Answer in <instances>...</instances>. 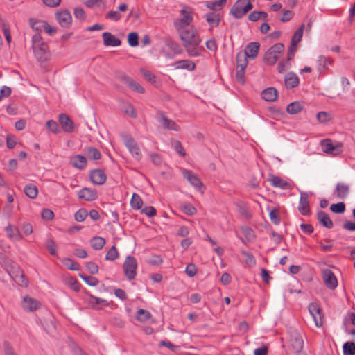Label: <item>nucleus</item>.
<instances>
[{"instance_id": "nucleus-1", "label": "nucleus", "mask_w": 355, "mask_h": 355, "mask_svg": "<svg viewBox=\"0 0 355 355\" xmlns=\"http://www.w3.org/2000/svg\"><path fill=\"white\" fill-rule=\"evenodd\" d=\"M193 9L192 8L187 6H183L180 11L181 18L175 19L173 24L189 55L197 57L200 55L197 50V47L200 44L201 39L193 26L189 28L193 19Z\"/></svg>"}, {"instance_id": "nucleus-2", "label": "nucleus", "mask_w": 355, "mask_h": 355, "mask_svg": "<svg viewBox=\"0 0 355 355\" xmlns=\"http://www.w3.org/2000/svg\"><path fill=\"white\" fill-rule=\"evenodd\" d=\"M32 47L34 51L35 57L40 62H44L49 59L50 53L49 46L41 37L40 34L35 33L32 37Z\"/></svg>"}, {"instance_id": "nucleus-3", "label": "nucleus", "mask_w": 355, "mask_h": 355, "mask_svg": "<svg viewBox=\"0 0 355 355\" xmlns=\"http://www.w3.org/2000/svg\"><path fill=\"white\" fill-rule=\"evenodd\" d=\"M284 51V46L283 44L277 43L274 44L265 53L263 62L268 65H274Z\"/></svg>"}, {"instance_id": "nucleus-4", "label": "nucleus", "mask_w": 355, "mask_h": 355, "mask_svg": "<svg viewBox=\"0 0 355 355\" xmlns=\"http://www.w3.org/2000/svg\"><path fill=\"white\" fill-rule=\"evenodd\" d=\"M123 268L126 278L130 281L134 279L137 275V262L136 259L131 255L127 256L123 264Z\"/></svg>"}, {"instance_id": "nucleus-5", "label": "nucleus", "mask_w": 355, "mask_h": 355, "mask_svg": "<svg viewBox=\"0 0 355 355\" xmlns=\"http://www.w3.org/2000/svg\"><path fill=\"white\" fill-rule=\"evenodd\" d=\"M9 274L19 286L24 288H26L28 286V279L19 266H12V270L9 272Z\"/></svg>"}, {"instance_id": "nucleus-6", "label": "nucleus", "mask_w": 355, "mask_h": 355, "mask_svg": "<svg viewBox=\"0 0 355 355\" xmlns=\"http://www.w3.org/2000/svg\"><path fill=\"white\" fill-rule=\"evenodd\" d=\"M123 139L125 146L128 148L132 156L137 160L141 159L142 155L140 151V148L133 137L130 135H125L123 136Z\"/></svg>"}, {"instance_id": "nucleus-7", "label": "nucleus", "mask_w": 355, "mask_h": 355, "mask_svg": "<svg viewBox=\"0 0 355 355\" xmlns=\"http://www.w3.org/2000/svg\"><path fill=\"white\" fill-rule=\"evenodd\" d=\"M84 293L88 296V299L86 300L87 306L94 310H100L103 306H108L109 303L106 300L97 297L91 294L87 290L84 291Z\"/></svg>"}, {"instance_id": "nucleus-8", "label": "nucleus", "mask_w": 355, "mask_h": 355, "mask_svg": "<svg viewBox=\"0 0 355 355\" xmlns=\"http://www.w3.org/2000/svg\"><path fill=\"white\" fill-rule=\"evenodd\" d=\"M182 175L196 189H197L198 191H200L201 192H203V190L205 189V187L197 175H196L194 173H193L190 170L184 169L182 171Z\"/></svg>"}, {"instance_id": "nucleus-9", "label": "nucleus", "mask_w": 355, "mask_h": 355, "mask_svg": "<svg viewBox=\"0 0 355 355\" xmlns=\"http://www.w3.org/2000/svg\"><path fill=\"white\" fill-rule=\"evenodd\" d=\"M289 343L295 353L302 352L304 347V341L302 336L297 331H293L291 333Z\"/></svg>"}, {"instance_id": "nucleus-10", "label": "nucleus", "mask_w": 355, "mask_h": 355, "mask_svg": "<svg viewBox=\"0 0 355 355\" xmlns=\"http://www.w3.org/2000/svg\"><path fill=\"white\" fill-rule=\"evenodd\" d=\"M55 18L58 24L63 28H69L72 23V17L68 10L58 11Z\"/></svg>"}, {"instance_id": "nucleus-11", "label": "nucleus", "mask_w": 355, "mask_h": 355, "mask_svg": "<svg viewBox=\"0 0 355 355\" xmlns=\"http://www.w3.org/2000/svg\"><path fill=\"white\" fill-rule=\"evenodd\" d=\"M322 277L325 286L331 289H335L338 286V281L334 272L329 269L323 270Z\"/></svg>"}, {"instance_id": "nucleus-12", "label": "nucleus", "mask_w": 355, "mask_h": 355, "mask_svg": "<svg viewBox=\"0 0 355 355\" xmlns=\"http://www.w3.org/2000/svg\"><path fill=\"white\" fill-rule=\"evenodd\" d=\"M89 178L93 184L102 185L106 182L107 175L103 170L96 168L90 171Z\"/></svg>"}, {"instance_id": "nucleus-13", "label": "nucleus", "mask_w": 355, "mask_h": 355, "mask_svg": "<svg viewBox=\"0 0 355 355\" xmlns=\"http://www.w3.org/2000/svg\"><path fill=\"white\" fill-rule=\"evenodd\" d=\"M119 80L125 83L129 88H130L132 90L139 93V94H144V87L135 81L132 78L123 75L119 77Z\"/></svg>"}, {"instance_id": "nucleus-14", "label": "nucleus", "mask_w": 355, "mask_h": 355, "mask_svg": "<svg viewBox=\"0 0 355 355\" xmlns=\"http://www.w3.org/2000/svg\"><path fill=\"white\" fill-rule=\"evenodd\" d=\"M298 210L303 216H309L311 214L309 196L306 192L301 193Z\"/></svg>"}, {"instance_id": "nucleus-15", "label": "nucleus", "mask_w": 355, "mask_h": 355, "mask_svg": "<svg viewBox=\"0 0 355 355\" xmlns=\"http://www.w3.org/2000/svg\"><path fill=\"white\" fill-rule=\"evenodd\" d=\"M59 123L64 132L71 133L74 130V123L73 121L65 114L59 115Z\"/></svg>"}, {"instance_id": "nucleus-16", "label": "nucleus", "mask_w": 355, "mask_h": 355, "mask_svg": "<svg viewBox=\"0 0 355 355\" xmlns=\"http://www.w3.org/2000/svg\"><path fill=\"white\" fill-rule=\"evenodd\" d=\"M102 37L105 46H119L121 44V40L110 32H104Z\"/></svg>"}, {"instance_id": "nucleus-17", "label": "nucleus", "mask_w": 355, "mask_h": 355, "mask_svg": "<svg viewBox=\"0 0 355 355\" xmlns=\"http://www.w3.org/2000/svg\"><path fill=\"white\" fill-rule=\"evenodd\" d=\"M97 198V192L87 187L83 188L78 192V198L86 201H92Z\"/></svg>"}, {"instance_id": "nucleus-18", "label": "nucleus", "mask_w": 355, "mask_h": 355, "mask_svg": "<svg viewBox=\"0 0 355 355\" xmlns=\"http://www.w3.org/2000/svg\"><path fill=\"white\" fill-rule=\"evenodd\" d=\"M260 44L258 42H252L248 43L245 46V50L243 53H246L250 59H254L257 57Z\"/></svg>"}, {"instance_id": "nucleus-19", "label": "nucleus", "mask_w": 355, "mask_h": 355, "mask_svg": "<svg viewBox=\"0 0 355 355\" xmlns=\"http://www.w3.org/2000/svg\"><path fill=\"white\" fill-rule=\"evenodd\" d=\"M246 0H238L232 7L230 13L236 19H240L245 15L243 10V5Z\"/></svg>"}, {"instance_id": "nucleus-20", "label": "nucleus", "mask_w": 355, "mask_h": 355, "mask_svg": "<svg viewBox=\"0 0 355 355\" xmlns=\"http://www.w3.org/2000/svg\"><path fill=\"white\" fill-rule=\"evenodd\" d=\"M261 95L266 101L274 102L277 99L278 91L275 87H268L262 91Z\"/></svg>"}, {"instance_id": "nucleus-21", "label": "nucleus", "mask_w": 355, "mask_h": 355, "mask_svg": "<svg viewBox=\"0 0 355 355\" xmlns=\"http://www.w3.org/2000/svg\"><path fill=\"white\" fill-rule=\"evenodd\" d=\"M317 220L319 223L327 229H331L334 227V223L329 215L324 211H319L317 213Z\"/></svg>"}, {"instance_id": "nucleus-22", "label": "nucleus", "mask_w": 355, "mask_h": 355, "mask_svg": "<svg viewBox=\"0 0 355 355\" xmlns=\"http://www.w3.org/2000/svg\"><path fill=\"white\" fill-rule=\"evenodd\" d=\"M177 69H186L190 71H194L196 64L190 60H181L172 64Z\"/></svg>"}, {"instance_id": "nucleus-23", "label": "nucleus", "mask_w": 355, "mask_h": 355, "mask_svg": "<svg viewBox=\"0 0 355 355\" xmlns=\"http://www.w3.org/2000/svg\"><path fill=\"white\" fill-rule=\"evenodd\" d=\"M70 163L74 168L83 170L87 166V160L83 155H76L71 158Z\"/></svg>"}, {"instance_id": "nucleus-24", "label": "nucleus", "mask_w": 355, "mask_h": 355, "mask_svg": "<svg viewBox=\"0 0 355 355\" xmlns=\"http://www.w3.org/2000/svg\"><path fill=\"white\" fill-rule=\"evenodd\" d=\"M284 84L286 88H294L299 85L298 76L293 72H288L284 77Z\"/></svg>"}, {"instance_id": "nucleus-25", "label": "nucleus", "mask_w": 355, "mask_h": 355, "mask_svg": "<svg viewBox=\"0 0 355 355\" xmlns=\"http://www.w3.org/2000/svg\"><path fill=\"white\" fill-rule=\"evenodd\" d=\"M164 44L171 49L175 54H180L182 49L180 44L170 37L163 38Z\"/></svg>"}, {"instance_id": "nucleus-26", "label": "nucleus", "mask_w": 355, "mask_h": 355, "mask_svg": "<svg viewBox=\"0 0 355 355\" xmlns=\"http://www.w3.org/2000/svg\"><path fill=\"white\" fill-rule=\"evenodd\" d=\"M40 306V303L35 299L26 297L24 298L23 307L28 311H34Z\"/></svg>"}, {"instance_id": "nucleus-27", "label": "nucleus", "mask_w": 355, "mask_h": 355, "mask_svg": "<svg viewBox=\"0 0 355 355\" xmlns=\"http://www.w3.org/2000/svg\"><path fill=\"white\" fill-rule=\"evenodd\" d=\"M5 230L7 236L11 239L19 241L22 239V235L19 229L15 225H8Z\"/></svg>"}, {"instance_id": "nucleus-28", "label": "nucleus", "mask_w": 355, "mask_h": 355, "mask_svg": "<svg viewBox=\"0 0 355 355\" xmlns=\"http://www.w3.org/2000/svg\"><path fill=\"white\" fill-rule=\"evenodd\" d=\"M160 122L163 128L165 129L171 130L174 131L180 130L179 125H177L174 121L169 119L163 114H161Z\"/></svg>"}, {"instance_id": "nucleus-29", "label": "nucleus", "mask_w": 355, "mask_h": 355, "mask_svg": "<svg viewBox=\"0 0 355 355\" xmlns=\"http://www.w3.org/2000/svg\"><path fill=\"white\" fill-rule=\"evenodd\" d=\"M352 324L355 325V313L351 312L345 317L343 320V326L345 327V331L349 334L355 335V328L352 329H348V325Z\"/></svg>"}, {"instance_id": "nucleus-30", "label": "nucleus", "mask_w": 355, "mask_h": 355, "mask_svg": "<svg viewBox=\"0 0 355 355\" xmlns=\"http://www.w3.org/2000/svg\"><path fill=\"white\" fill-rule=\"evenodd\" d=\"M248 56L249 55L246 53H243L242 51L238 52L236 57V67L245 69L248 64Z\"/></svg>"}, {"instance_id": "nucleus-31", "label": "nucleus", "mask_w": 355, "mask_h": 355, "mask_svg": "<svg viewBox=\"0 0 355 355\" xmlns=\"http://www.w3.org/2000/svg\"><path fill=\"white\" fill-rule=\"evenodd\" d=\"M337 196L340 199H345L347 197L349 193V187L344 183H338L336 187Z\"/></svg>"}, {"instance_id": "nucleus-32", "label": "nucleus", "mask_w": 355, "mask_h": 355, "mask_svg": "<svg viewBox=\"0 0 355 355\" xmlns=\"http://www.w3.org/2000/svg\"><path fill=\"white\" fill-rule=\"evenodd\" d=\"M87 157L91 160H98L101 158V153L98 149L94 147H87L85 149Z\"/></svg>"}, {"instance_id": "nucleus-33", "label": "nucleus", "mask_w": 355, "mask_h": 355, "mask_svg": "<svg viewBox=\"0 0 355 355\" xmlns=\"http://www.w3.org/2000/svg\"><path fill=\"white\" fill-rule=\"evenodd\" d=\"M303 109L302 103L300 101H295L289 103L286 107V111L290 114H296Z\"/></svg>"}, {"instance_id": "nucleus-34", "label": "nucleus", "mask_w": 355, "mask_h": 355, "mask_svg": "<svg viewBox=\"0 0 355 355\" xmlns=\"http://www.w3.org/2000/svg\"><path fill=\"white\" fill-rule=\"evenodd\" d=\"M271 184L275 187H279L282 189H289V184L278 176L273 175L270 180Z\"/></svg>"}, {"instance_id": "nucleus-35", "label": "nucleus", "mask_w": 355, "mask_h": 355, "mask_svg": "<svg viewBox=\"0 0 355 355\" xmlns=\"http://www.w3.org/2000/svg\"><path fill=\"white\" fill-rule=\"evenodd\" d=\"M206 20L211 27H216L219 25L220 19L219 14L211 12L206 14Z\"/></svg>"}, {"instance_id": "nucleus-36", "label": "nucleus", "mask_w": 355, "mask_h": 355, "mask_svg": "<svg viewBox=\"0 0 355 355\" xmlns=\"http://www.w3.org/2000/svg\"><path fill=\"white\" fill-rule=\"evenodd\" d=\"M238 212L246 219H250L252 214L249 211L246 205L242 202H239L236 204Z\"/></svg>"}, {"instance_id": "nucleus-37", "label": "nucleus", "mask_w": 355, "mask_h": 355, "mask_svg": "<svg viewBox=\"0 0 355 355\" xmlns=\"http://www.w3.org/2000/svg\"><path fill=\"white\" fill-rule=\"evenodd\" d=\"M226 3L227 0H216L214 1H206L205 6L210 10H220Z\"/></svg>"}, {"instance_id": "nucleus-38", "label": "nucleus", "mask_w": 355, "mask_h": 355, "mask_svg": "<svg viewBox=\"0 0 355 355\" xmlns=\"http://www.w3.org/2000/svg\"><path fill=\"white\" fill-rule=\"evenodd\" d=\"M24 191L25 194L31 199H35L38 194V190L37 187L32 184L26 185Z\"/></svg>"}, {"instance_id": "nucleus-39", "label": "nucleus", "mask_w": 355, "mask_h": 355, "mask_svg": "<svg viewBox=\"0 0 355 355\" xmlns=\"http://www.w3.org/2000/svg\"><path fill=\"white\" fill-rule=\"evenodd\" d=\"M91 246L95 250H101L105 245V239L101 236H94L90 240Z\"/></svg>"}, {"instance_id": "nucleus-40", "label": "nucleus", "mask_w": 355, "mask_h": 355, "mask_svg": "<svg viewBox=\"0 0 355 355\" xmlns=\"http://www.w3.org/2000/svg\"><path fill=\"white\" fill-rule=\"evenodd\" d=\"M44 21L42 20L35 19L33 18L29 19V24L33 30L37 32L36 33L40 34V33L42 31V28H44Z\"/></svg>"}, {"instance_id": "nucleus-41", "label": "nucleus", "mask_w": 355, "mask_h": 355, "mask_svg": "<svg viewBox=\"0 0 355 355\" xmlns=\"http://www.w3.org/2000/svg\"><path fill=\"white\" fill-rule=\"evenodd\" d=\"M343 355H355V343L347 341L343 346Z\"/></svg>"}, {"instance_id": "nucleus-42", "label": "nucleus", "mask_w": 355, "mask_h": 355, "mask_svg": "<svg viewBox=\"0 0 355 355\" xmlns=\"http://www.w3.org/2000/svg\"><path fill=\"white\" fill-rule=\"evenodd\" d=\"M151 316L152 315L148 311L144 309H139L137 311L136 319L140 322H146L148 320Z\"/></svg>"}, {"instance_id": "nucleus-43", "label": "nucleus", "mask_w": 355, "mask_h": 355, "mask_svg": "<svg viewBox=\"0 0 355 355\" xmlns=\"http://www.w3.org/2000/svg\"><path fill=\"white\" fill-rule=\"evenodd\" d=\"M142 205L143 201L141 197L138 194L134 193L130 200L131 207L133 209L138 210L141 208Z\"/></svg>"}, {"instance_id": "nucleus-44", "label": "nucleus", "mask_w": 355, "mask_h": 355, "mask_svg": "<svg viewBox=\"0 0 355 355\" xmlns=\"http://www.w3.org/2000/svg\"><path fill=\"white\" fill-rule=\"evenodd\" d=\"M79 277L89 286H96L99 284V280L96 277L88 276L83 273H80Z\"/></svg>"}, {"instance_id": "nucleus-45", "label": "nucleus", "mask_w": 355, "mask_h": 355, "mask_svg": "<svg viewBox=\"0 0 355 355\" xmlns=\"http://www.w3.org/2000/svg\"><path fill=\"white\" fill-rule=\"evenodd\" d=\"M304 25L302 24L300 26L297 31L294 33L291 38V42H295V44H297L302 38L303 33H304Z\"/></svg>"}, {"instance_id": "nucleus-46", "label": "nucleus", "mask_w": 355, "mask_h": 355, "mask_svg": "<svg viewBox=\"0 0 355 355\" xmlns=\"http://www.w3.org/2000/svg\"><path fill=\"white\" fill-rule=\"evenodd\" d=\"M128 44L132 47H135L139 45V35L136 32H131L128 35Z\"/></svg>"}, {"instance_id": "nucleus-47", "label": "nucleus", "mask_w": 355, "mask_h": 355, "mask_svg": "<svg viewBox=\"0 0 355 355\" xmlns=\"http://www.w3.org/2000/svg\"><path fill=\"white\" fill-rule=\"evenodd\" d=\"M63 263L71 270L78 271L80 268V265L70 258L64 259Z\"/></svg>"}, {"instance_id": "nucleus-48", "label": "nucleus", "mask_w": 355, "mask_h": 355, "mask_svg": "<svg viewBox=\"0 0 355 355\" xmlns=\"http://www.w3.org/2000/svg\"><path fill=\"white\" fill-rule=\"evenodd\" d=\"M67 284L72 290L76 292H78L81 287L79 282L73 277H70L67 279Z\"/></svg>"}, {"instance_id": "nucleus-49", "label": "nucleus", "mask_w": 355, "mask_h": 355, "mask_svg": "<svg viewBox=\"0 0 355 355\" xmlns=\"http://www.w3.org/2000/svg\"><path fill=\"white\" fill-rule=\"evenodd\" d=\"M330 210L335 214H343L345 211V205L342 202L331 204L330 206Z\"/></svg>"}, {"instance_id": "nucleus-50", "label": "nucleus", "mask_w": 355, "mask_h": 355, "mask_svg": "<svg viewBox=\"0 0 355 355\" xmlns=\"http://www.w3.org/2000/svg\"><path fill=\"white\" fill-rule=\"evenodd\" d=\"M269 217L270 220L276 225H279L281 221L279 211L277 209H273L270 210Z\"/></svg>"}, {"instance_id": "nucleus-51", "label": "nucleus", "mask_w": 355, "mask_h": 355, "mask_svg": "<svg viewBox=\"0 0 355 355\" xmlns=\"http://www.w3.org/2000/svg\"><path fill=\"white\" fill-rule=\"evenodd\" d=\"M119 257V252L115 245L112 246L105 255V259L114 261Z\"/></svg>"}, {"instance_id": "nucleus-52", "label": "nucleus", "mask_w": 355, "mask_h": 355, "mask_svg": "<svg viewBox=\"0 0 355 355\" xmlns=\"http://www.w3.org/2000/svg\"><path fill=\"white\" fill-rule=\"evenodd\" d=\"M322 148L326 153H332L335 150V146L330 139H324L322 141Z\"/></svg>"}, {"instance_id": "nucleus-53", "label": "nucleus", "mask_w": 355, "mask_h": 355, "mask_svg": "<svg viewBox=\"0 0 355 355\" xmlns=\"http://www.w3.org/2000/svg\"><path fill=\"white\" fill-rule=\"evenodd\" d=\"M88 216V213L85 209H78L74 215L75 220L78 222H83L85 220L87 216Z\"/></svg>"}, {"instance_id": "nucleus-54", "label": "nucleus", "mask_w": 355, "mask_h": 355, "mask_svg": "<svg viewBox=\"0 0 355 355\" xmlns=\"http://www.w3.org/2000/svg\"><path fill=\"white\" fill-rule=\"evenodd\" d=\"M297 51V44L295 42H291V46L288 48L287 53V64L291 66L289 62L294 58L295 53Z\"/></svg>"}, {"instance_id": "nucleus-55", "label": "nucleus", "mask_w": 355, "mask_h": 355, "mask_svg": "<svg viewBox=\"0 0 355 355\" xmlns=\"http://www.w3.org/2000/svg\"><path fill=\"white\" fill-rule=\"evenodd\" d=\"M140 71L146 80L152 84L155 83L156 76L152 72L144 69H141Z\"/></svg>"}, {"instance_id": "nucleus-56", "label": "nucleus", "mask_w": 355, "mask_h": 355, "mask_svg": "<svg viewBox=\"0 0 355 355\" xmlns=\"http://www.w3.org/2000/svg\"><path fill=\"white\" fill-rule=\"evenodd\" d=\"M182 210L188 216H193L197 212L196 209L190 203L182 205Z\"/></svg>"}, {"instance_id": "nucleus-57", "label": "nucleus", "mask_w": 355, "mask_h": 355, "mask_svg": "<svg viewBox=\"0 0 355 355\" xmlns=\"http://www.w3.org/2000/svg\"><path fill=\"white\" fill-rule=\"evenodd\" d=\"M242 254L245 257V262L247 265L252 266L256 264L255 258L252 253L243 251Z\"/></svg>"}, {"instance_id": "nucleus-58", "label": "nucleus", "mask_w": 355, "mask_h": 355, "mask_svg": "<svg viewBox=\"0 0 355 355\" xmlns=\"http://www.w3.org/2000/svg\"><path fill=\"white\" fill-rule=\"evenodd\" d=\"M85 267L88 272L92 275H96L98 272V265L93 261H88L85 263Z\"/></svg>"}, {"instance_id": "nucleus-59", "label": "nucleus", "mask_w": 355, "mask_h": 355, "mask_svg": "<svg viewBox=\"0 0 355 355\" xmlns=\"http://www.w3.org/2000/svg\"><path fill=\"white\" fill-rule=\"evenodd\" d=\"M4 355H17L14 348L8 341H5L3 344Z\"/></svg>"}, {"instance_id": "nucleus-60", "label": "nucleus", "mask_w": 355, "mask_h": 355, "mask_svg": "<svg viewBox=\"0 0 355 355\" xmlns=\"http://www.w3.org/2000/svg\"><path fill=\"white\" fill-rule=\"evenodd\" d=\"M46 126L52 132L57 134L60 132L58 123L54 120H49L46 122Z\"/></svg>"}, {"instance_id": "nucleus-61", "label": "nucleus", "mask_w": 355, "mask_h": 355, "mask_svg": "<svg viewBox=\"0 0 355 355\" xmlns=\"http://www.w3.org/2000/svg\"><path fill=\"white\" fill-rule=\"evenodd\" d=\"M309 311L311 315H320L322 313V309L319 306V305L317 303H311L309 305Z\"/></svg>"}, {"instance_id": "nucleus-62", "label": "nucleus", "mask_w": 355, "mask_h": 355, "mask_svg": "<svg viewBox=\"0 0 355 355\" xmlns=\"http://www.w3.org/2000/svg\"><path fill=\"white\" fill-rule=\"evenodd\" d=\"M173 148L174 150L182 157H185L186 156V153L184 150V148L182 145V144L180 143V141L178 140H176L173 142Z\"/></svg>"}, {"instance_id": "nucleus-63", "label": "nucleus", "mask_w": 355, "mask_h": 355, "mask_svg": "<svg viewBox=\"0 0 355 355\" xmlns=\"http://www.w3.org/2000/svg\"><path fill=\"white\" fill-rule=\"evenodd\" d=\"M46 247L51 255L56 254V244L52 239L46 241Z\"/></svg>"}, {"instance_id": "nucleus-64", "label": "nucleus", "mask_w": 355, "mask_h": 355, "mask_svg": "<svg viewBox=\"0 0 355 355\" xmlns=\"http://www.w3.org/2000/svg\"><path fill=\"white\" fill-rule=\"evenodd\" d=\"M316 117L320 123H325L331 120L330 114L327 112H320Z\"/></svg>"}]
</instances>
